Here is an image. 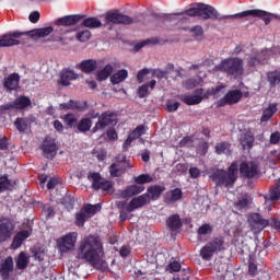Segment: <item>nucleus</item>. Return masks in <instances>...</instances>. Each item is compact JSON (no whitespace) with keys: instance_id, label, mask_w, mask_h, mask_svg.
Returning <instances> with one entry per match:
<instances>
[{"instance_id":"f257e3e1","label":"nucleus","mask_w":280,"mask_h":280,"mask_svg":"<svg viewBox=\"0 0 280 280\" xmlns=\"http://www.w3.org/2000/svg\"><path fill=\"white\" fill-rule=\"evenodd\" d=\"M103 254L104 246L100 236L89 235L80 243L77 257L84 259L91 266H100Z\"/></svg>"},{"instance_id":"f03ea898","label":"nucleus","mask_w":280,"mask_h":280,"mask_svg":"<svg viewBox=\"0 0 280 280\" xmlns=\"http://www.w3.org/2000/svg\"><path fill=\"white\" fill-rule=\"evenodd\" d=\"M214 71H220L232 78H241V75H244V59L240 57L223 59L214 67Z\"/></svg>"},{"instance_id":"7ed1b4c3","label":"nucleus","mask_w":280,"mask_h":280,"mask_svg":"<svg viewBox=\"0 0 280 280\" xmlns=\"http://www.w3.org/2000/svg\"><path fill=\"white\" fill-rule=\"evenodd\" d=\"M237 163H232L226 171L217 170L211 178L213 183H215L217 187H233L235 185V180H237Z\"/></svg>"},{"instance_id":"20e7f679","label":"nucleus","mask_w":280,"mask_h":280,"mask_svg":"<svg viewBox=\"0 0 280 280\" xmlns=\"http://www.w3.org/2000/svg\"><path fill=\"white\" fill-rule=\"evenodd\" d=\"M88 180L92 183V189L95 191H110L113 189V182L102 177V174L94 172V173H89L88 175Z\"/></svg>"},{"instance_id":"39448f33","label":"nucleus","mask_w":280,"mask_h":280,"mask_svg":"<svg viewBox=\"0 0 280 280\" xmlns=\"http://www.w3.org/2000/svg\"><path fill=\"white\" fill-rule=\"evenodd\" d=\"M54 32V27L47 26L43 28H35L30 32H21V31H14L9 33L8 38H21L22 36H31V38H34L36 36L37 38H45L49 36Z\"/></svg>"},{"instance_id":"423d86ee","label":"nucleus","mask_w":280,"mask_h":280,"mask_svg":"<svg viewBox=\"0 0 280 280\" xmlns=\"http://www.w3.org/2000/svg\"><path fill=\"white\" fill-rule=\"evenodd\" d=\"M16 224L10 218L0 219V244H5L12 240Z\"/></svg>"},{"instance_id":"0eeeda50","label":"nucleus","mask_w":280,"mask_h":280,"mask_svg":"<svg viewBox=\"0 0 280 280\" xmlns=\"http://www.w3.org/2000/svg\"><path fill=\"white\" fill-rule=\"evenodd\" d=\"M247 222L249 224L250 231L255 235L261 233V231H264V229H266V226L270 224V221H268V219H264V217H261V214L257 212L250 213L248 215Z\"/></svg>"},{"instance_id":"6e6552de","label":"nucleus","mask_w":280,"mask_h":280,"mask_svg":"<svg viewBox=\"0 0 280 280\" xmlns=\"http://www.w3.org/2000/svg\"><path fill=\"white\" fill-rule=\"evenodd\" d=\"M244 16H254L255 19H262L265 25H270V22L272 21V14L259 9L247 10L241 13H236L234 15H229V18L234 19H244Z\"/></svg>"},{"instance_id":"1a4fd4ad","label":"nucleus","mask_w":280,"mask_h":280,"mask_svg":"<svg viewBox=\"0 0 280 280\" xmlns=\"http://www.w3.org/2000/svg\"><path fill=\"white\" fill-rule=\"evenodd\" d=\"M75 242H78V233L72 232L57 240V246L60 253H69L75 248Z\"/></svg>"},{"instance_id":"9d476101","label":"nucleus","mask_w":280,"mask_h":280,"mask_svg":"<svg viewBox=\"0 0 280 280\" xmlns=\"http://www.w3.org/2000/svg\"><path fill=\"white\" fill-rule=\"evenodd\" d=\"M30 106H32V100L25 95H21L13 102L1 105V110H25Z\"/></svg>"},{"instance_id":"9b49d317","label":"nucleus","mask_w":280,"mask_h":280,"mask_svg":"<svg viewBox=\"0 0 280 280\" xmlns=\"http://www.w3.org/2000/svg\"><path fill=\"white\" fill-rule=\"evenodd\" d=\"M113 124H117V117L115 114L113 112H104L95 122L92 132L104 130V128H107V126H113Z\"/></svg>"},{"instance_id":"f8f14e48","label":"nucleus","mask_w":280,"mask_h":280,"mask_svg":"<svg viewBox=\"0 0 280 280\" xmlns=\"http://www.w3.org/2000/svg\"><path fill=\"white\" fill-rule=\"evenodd\" d=\"M243 94L240 90H230L222 98L217 102V106L222 108V106H233L242 101Z\"/></svg>"},{"instance_id":"ddd939ff","label":"nucleus","mask_w":280,"mask_h":280,"mask_svg":"<svg viewBox=\"0 0 280 280\" xmlns=\"http://www.w3.org/2000/svg\"><path fill=\"white\" fill-rule=\"evenodd\" d=\"M240 174L242 178H255L259 176V165L255 162H243L240 165Z\"/></svg>"},{"instance_id":"4468645a","label":"nucleus","mask_w":280,"mask_h":280,"mask_svg":"<svg viewBox=\"0 0 280 280\" xmlns=\"http://www.w3.org/2000/svg\"><path fill=\"white\" fill-rule=\"evenodd\" d=\"M107 23H115L116 25H131L135 20L124 13L112 12L105 16Z\"/></svg>"},{"instance_id":"2eb2a0df","label":"nucleus","mask_w":280,"mask_h":280,"mask_svg":"<svg viewBox=\"0 0 280 280\" xmlns=\"http://www.w3.org/2000/svg\"><path fill=\"white\" fill-rule=\"evenodd\" d=\"M150 202H152V197H150V194H143L139 197H135L128 203L127 211L132 213V211H136V209H141L145 207V205H150Z\"/></svg>"},{"instance_id":"dca6fc26","label":"nucleus","mask_w":280,"mask_h":280,"mask_svg":"<svg viewBox=\"0 0 280 280\" xmlns=\"http://www.w3.org/2000/svg\"><path fill=\"white\" fill-rule=\"evenodd\" d=\"M12 272H14V258L8 256L0 262V277L2 280H10Z\"/></svg>"},{"instance_id":"f3484780","label":"nucleus","mask_w":280,"mask_h":280,"mask_svg":"<svg viewBox=\"0 0 280 280\" xmlns=\"http://www.w3.org/2000/svg\"><path fill=\"white\" fill-rule=\"evenodd\" d=\"M268 63V50H262L255 55H250L247 59V67L250 69H255V67H259L260 65Z\"/></svg>"},{"instance_id":"a211bd4d","label":"nucleus","mask_w":280,"mask_h":280,"mask_svg":"<svg viewBox=\"0 0 280 280\" xmlns=\"http://www.w3.org/2000/svg\"><path fill=\"white\" fill-rule=\"evenodd\" d=\"M59 106L61 110H77L78 113H84V110L89 108V102L70 100L69 102L62 103Z\"/></svg>"},{"instance_id":"6ab92c4d","label":"nucleus","mask_w":280,"mask_h":280,"mask_svg":"<svg viewBox=\"0 0 280 280\" xmlns=\"http://www.w3.org/2000/svg\"><path fill=\"white\" fill-rule=\"evenodd\" d=\"M86 15L74 14V15H65L55 21V25H61L62 27H73V25H78L82 19Z\"/></svg>"},{"instance_id":"aec40b11","label":"nucleus","mask_w":280,"mask_h":280,"mask_svg":"<svg viewBox=\"0 0 280 280\" xmlns=\"http://www.w3.org/2000/svg\"><path fill=\"white\" fill-rule=\"evenodd\" d=\"M104 66V60H95V59H86L81 61L77 67L80 69L83 73H93L95 69L98 67L102 68Z\"/></svg>"},{"instance_id":"412c9836","label":"nucleus","mask_w":280,"mask_h":280,"mask_svg":"<svg viewBox=\"0 0 280 280\" xmlns=\"http://www.w3.org/2000/svg\"><path fill=\"white\" fill-rule=\"evenodd\" d=\"M21 82V75L14 72L9 74L7 78L3 79L2 86L5 91L12 92L19 89V83Z\"/></svg>"},{"instance_id":"4be33fe9","label":"nucleus","mask_w":280,"mask_h":280,"mask_svg":"<svg viewBox=\"0 0 280 280\" xmlns=\"http://www.w3.org/2000/svg\"><path fill=\"white\" fill-rule=\"evenodd\" d=\"M31 235H32V229L21 230L20 232H18L14 235L13 241L11 243L12 250H16L21 248V246H23V242H25V240H27V237H30Z\"/></svg>"},{"instance_id":"5701e85b","label":"nucleus","mask_w":280,"mask_h":280,"mask_svg":"<svg viewBox=\"0 0 280 280\" xmlns=\"http://www.w3.org/2000/svg\"><path fill=\"white\" fill-rule=\"evenodd\" d=\"M42 150L46 159H49L50 156H56V151L58 150L56 145V140L47 136L43 142Z\"/></svg>"},{"instance_id":"b1692460","label":"nucleus","mask_w":280,"mask_h":280,"mask_svg":"<svg viewBox=\"0 0 280 280\" xmlns=\"http://www.w3.org/2000/svg\"><path fill=\"white\" fill-rule=\"evenodd\" d=\"M238 141L243 150H253V145H255V135L250 131H246L240 136Z\"/></svg>"},{"instance_id":"393cba45","label":"nucleus","mask_w":280,"mask_h":280,"mask_svg":"<svg viewBox=\"0 0 280 280\" xmlns=\"http://www.w3.org/2000/svg\"><path fill=\"white\" fill-rule=\"evenodd\" d=\"M279 104L270 103L268 107L262 109V115L260 117V124H268L271 117H275V114L279 110Z\"/></svg>"},{"instance_id":"a878e982","label":"nucleus","mask_w":280,"mask_h":280,"mask_svg":"<svg viewBox=\"0 0 280 280\" xmlns=\"http://www.w3.org/2000/svg\"><path fill=\"white\" fill-rule=\"evenodd\" d=\"M213 233V226L209 223H205L197 230V240L198 242H207L211 234Z\"/></svg>"},{"instance_id":"bb28decb","label":"nucleus","mask_w":280,"mask_h":280,"mask_svg":"<svg viewBox=\"0 0 280 280\" xmlns=\"http://www.w3.org/2000/svg\"><path fill=\"white\" fill-rule=\"evenodd\" d=\"M199 16L206 20L211 19V16H213L214 19H218L219 13H218V10H215V8L209 4L199 3Z\"/></svg>"},{"instance_id":"cd10ccee","label":"nucleus","mask_w":280,"mask_h":280,"mask_svg":"<svg viewBox=\"0 0 280 280\" xmlns=\"http://www.w3.org/2000/svg\"><path fill=\"white\" fill-rule=\"evenodd\" d=\"M183 199V190L180 188H175L171 191L165 192L164 202L166 205H174V202H178V200Z\"/></svg>"},{"instance_id":"c85d7f7f","label":"nucleus","mask_w":280,"mask_h":280,"mask_svg":"<svg viewBox=\"0 0 280 280\" xmlns=\"http://www.w3.org/2000/svg\"><path fill=\"white\" fill-rule=\"evenodd\" d=\"M79 75L73 70L65 69L61 71V77L59 80V84L62 86H69L71 84V81L78 80Z\"/></svg>"},{"instance_id":"c756f323","label":"nucleus","mask_w":280,"mask_h":280,"mask_svg":"<svg viewBox=\"0 0 280 280\" xmlns=\"http://www.w3.org/2000/svg\"><path fill=\"white\" fill-rule=\"evenodd\" d=\"M142 191H145V187L140 186L138 184H133L128 186L125 190L121 191V197L133 198V196H139V194H142Z\"/></svg>"},{"instance_id":"7c9ffc66","label":"nucleus","mask_w":280,"mask_h":280,"mask_svg":"<svg viewBox=\"0 0 280 280\" xmlns=\"http://www.w3.org/2000/svg\"><path fill=\"white\" fill-rule=\"evenodd\" d=\"M15 186L16 182L10 179L8 174L0 176V194H3L4 191H12Z\"/></svg>"},{"instance_id":"2f4dec72","label":"nucleus","mask_w":280,"mask_h":280,"mask_svg":"<svg viewBox=\"0 0 280 280\" xmlns=\"http://www.w3.org/2000/svg\"><path fill=\"white\" fill-rule=\"evenodd\" d=\"M166 226L170 229V231H178L179 229H183V221L180 220V215L173 214L170 215L166 220Z\"/></svg>"},{"instance_id":"473e14b6","label":"nucleus","mask_w":280,"mask_h":280,"mask_svg":"<svg viewBox=\"0 0 280 280\" xmlns=\"http://www.w3.org/2000/svg\"><path fill=\"white\" fill-rule=\"evenodd\" d=\"M232 145L231 142L229 141H221L218 142L214 147V152L215 154H225L226 156L232 154V150H231Z\"/></svg>"},{"instance_id":"72a5a7b5","label":"nucleus","mask_w":280,"mask_h":280,"mask_svg":"<svg viewBox=\"0 0 280 280\" xmlns=\"http://www.w3.org/2000/svg\"><path fill=\"white\" fill-rule=\"evenodd\" d=\"M179 100H182V102L187 106H196L202 102V96L195 95V94L194 95L185 94V95H182Z\"/></svg>"},{"instance_id":"f704fd0d","label":"nucleus","mask_w":280,"mask_h":280,"mask_svg":"<svg viewBox=\"0 0 280 280\" xmlns=\"http://www.w3.org/2000/svg\"><path fill=\"white\" fill-rule=\"evenodd\" d=\"M163 191H165V186L154 185L148 188L147 194H149L151 200H159V198H161L163 195Z\"/></svg>"},{"instance_id":"c9c22d12","label":"nucleus","mask_w":280,"mask_h":280,"mask_svg":"<svg viewBox=\"0 0 280 280\" xmlns=\"http://www.w3.org/2000/svg\"><path fill=\"white\" fill-rule=\"evenodd\" d=\"M265 199L270 200V202H277L280 200V182L270 188L269 194L265 196Z\"/></svg>"},{"instance_id":"e433bc0d","label":"nucleus","mask_w":280,"mask_h":280,"mask_svg":"<svg viewBox=\"0 0 280 280\" xmlns=\"http://www.w3.org/2000/svg\"><path fill=\"white\" fill-rule=\"evenodd\" d=\"M92 126H93V120H91V118L84 117V118H81L77 124V130L79 132L86 133L89 132V130H91Z\"/></svg>"},{"instance_id":"4c0bfd02","label":"nucleus","mask_w":280,"mask_h":280,"mask_svg":"<svg viewBox=\"0 0 280 280\" xmlns=\"http://www.w3.org/2000/svg\"><path fill=\"white\" fill-rule=\"evenodd\" d=\"M208 244L210 247H212L213 252L218 254L224 250V236H217Z\"/></svg>"},{"instance_id":"58836bf2","label":"nucleus","mask_w":280,"mask_h":280,"mask_svg":"<svg viewBox=\"0 0 280 280\" xmlns=\"http://www.w3.org/2000/svg\"><path fill=\"white\" fill-rule=\"evenodd\" d=\"M217 253L214 252L213 247L207 243L201 249H200V257L203 259V261H211L213 255Z\"/></svg>"},{"instance_id":"ea45409f","label":"nucleus","mask_w":280,"mask_h":280,"mask_svg":"<svg viewBox=\"0 0 280 280\" xmlns=\"http://www.w3.org/2000/svg\"><path fill=\"white\" fill-rule=\"evenodd\" d=\"M127 78H128V70L121 69L110 77V83L114 85L121 84V82H124Z\"/></svg>"},{"instance_id":"a19ab883","label":"nucleus","mask_w":280,"mask_h":280,"mask_svg":"<svg viewBox=\"0 0 280 280\" xmlns=\"http://www.w3.org/2000/svg\"><path fill=\"white\" fill-rule=\"evenodd\" d=\"M113 74V67L110 65H106L104 69L100 70L96 73V80L98 82H104V80H108L110 75Z\"/></svg>"},{"instance_id":"79ce46f5","label":"nucleus","mask_w":280,"mask_h":280,"mask_svg":"<svg viewBox=\"0 0 280 280\" xmlns=\"http://www.w3.org/2000/svg\"><path fill=\"white\" fill-rule=\"evenodd\" d=\"M81 211H83L89 218H93V215H95V213H97V211H102V206L100 203L97 205H84L81 208Z\"/></svg>"},{"instance_id":"37998d69","label":"nucleus","mask_w":280,"mask_h":280,"mask_svg":"<svg viewBox=\"0 0 280 280\" xmlns=\"http://www.w3.org/2000/svg\"><path fill=\"white\" fill-rule=\"evenodd\" d=\"M83 27H89L90 30H97V27H102V21L97 18H86L82 21Z\"/></svg>"},{"instance_id":"c03bdc74","label":"nucleus","mask_w":280,"mask_h":280,"mask_svg":"<svg viewBox=\"0 0 280 280\" xmlns=\"http://www.w3.org/2000/svg\"><path fill=\"white\" fill-rule=\"evenodd\" d=\"M124 172H126V167L121 166L119 163H113L109 166V174L112 178H119Z\"/></svg>"},{"instance_id":"a18cd8bd","label":"nucleus","mask_w":280,"mask_h":280,"mask_svg":"<svg viewBox=\"0 0 280 280\" xmlns=\"http://www.w3.org/2000/svg\"><path fill=\"white\" fill-rule=\"evenodd\" d=\"M15 264L19 270H25V268H27V264H30V258H27V254H25V252H21L18 256Z\"/></svg>"},{"instance_id":"49530a36","label":"nucleus","mask_w":280,"mask_h":280,"mask_svg":"<svg viewBox=\"0 0 280 280\" xmlns=\"http://www.w3.org/2000/svg\"><path fill=\"white\" fill-rule=\"evenodd\" d=\"M267 80L271 86V89H275L278 84H280V71H271L267 73Z\"/></svg>"},{"instance_id":"de8ad7c7","label":"nucleus","mask_w":280,"mask_h":280,"mask_svg":"<svg viewBox=\"0 0 280 280\" xmlns=\"http://www.w3.org/2000/svg\"><path fill=\"white\" fill-rule=\"evenodd\" d=\"M14 126L19 132H25L27 130V126H30V120L27 118H16Z\"/></svg>"},{"instance_id":"09e8293b","label":"nucleus","mask_w":280,"mask_h":280,"mask_svg":"<svg viewBox=\"0 0 280 280\" xmlns=\"http://www.w3.org/2000/svg\"><path fill=\"white\" fill-rule=\"evenodd\" d=\"M10 152V140H8V137L3 136L0 138V159L1 156H5L4 154H8Z\"/></svg>"},{"instance_id":"8fccbe9b","label":"nucleus","mask_w":280,"mask_h":280,"mask_svg":"<svg viewBox=\"0 0 280 280\" xmlns=\"http://www.w3.org/2000/svg\"><path fill=\"white\" fill-rule=\"evenodd\" d=\"M145 45H159V38L152 37V38L142 40V42L136 44L133 49H135V51H140V49H143V47H145Z\"/></svg>"},{"instance_id":"3c124183","label":"nucleus","mask_w":280,"mask_h":280,"mask_svg":"<svg viewBox=\"0 0 280 280\" xmlns=\"http://www.w3.org/2000/svg\"><path fill=\"white\" fill-rule=\"evenodd\" d=\"M21 42L14 38H8V35H4L0 39V47H13V45H20Z\"/></svg>"},{"instance_id":"603ef678","label":"nucleus","mask_w":280,"mask_h":280,"mask_svg":"<svg viewBox=\"0 0 280 280\" xmlns=\"http://www.w3.org/2000/svg\"><path fill=\"white\" fill-rule=\"evenodd\" d=\"M136 185H145V183H152L153 178L152 176L148 174H141L133 178Z\"/></svg>"},{"instance_id":"864d4df0","label":"nucleus","mask_w":280,"mask_h":280,"mask_svg":"<svg viewBox=\"0 0 280 280\" xmlns=\"http://www.w3.org/2000/svg\"><path fill=\"white\" fill-rule=\"evenodd\" d=\"M65 124H67L68 128H73L75 124H78V118H75V115L73 114H66L62 117Z\"/></svg>"},{"instance_id":"5fc2aeb1","label":"nucleus","mask_w":280,"mask_h":280,"mask_svg":"<svg viewBox=\"0 0 280 280\" xmlns=\"http://www.w3.org/2000/svg\"><path fill=\"white\" fill-rule=\"evenodd\" d=\"M86 220H89V217L82 210H80V212L75 214L77 226H80V228L84 226Z\"/></svg>"},{"instance_id":"6e6d98bb","label":"nucleus","mask_w":280,"mask_h":280,"mask_svg":"<svg viewBox=\"0 0 280 280\" xmlns=\"http://www.w3.org/2000/svg\"><path fill=\"white\" fill-rule=\"evenodd\" d=\"M188 16H200V3L191 4V8L186 10Z\"/></svg>"},{"instance_id":"4d7b16f0","label":"nucleus","mask_w":280,"mask_h":280,"mask_svg":"<svg viewBox=\"0 0 280 280\" xmlns=\"http://www.w3.org/2000/svg\"><path fill=\"white\" fill-rule=\"evenodd\" d=\"M182 266H180V262L178 261H173V262H170L167 266H166V270L167 272H182L180 270Z\"/></svg>"},{"instance_id":"13d9d810","label":"nucleus","mask_w":280,"mask_h":280,"mask_svg":"<svg viewBox=\"0 0 280 280\" xmlns=\"http://www.w3.org/2000/svg\"><path fill=\"white\" fill-rule=\"evenodd\" d=\"M200 84V81L197 79H188L185 81L184 86L187 91H191V89H196Z\"/></svg>"},{"instance_id":"bf43d9fd","label":"nucleus","mask_w":280,"mask_h":280,"mask_svg":"<svg viewBox=\"0 0 280 280\" xmlns=\"http://www.w3.org/2000/svg\"><path fill=\"white\" fill-rule=\"evenodd\" d=\"M190 34H192L194 38H196L198 40L199 38H202L205 31H202V26L197 25V26L190 28Z\"/></svg>"},{"instance_id":"052dcab7","label":"nucleus","mask_w":280,"mask_h":280,"mask_svg":"<svg viewBox=\"0 0 280 280\" xmlns=\"http://www.w3.org/2000/svg\"><path fill=\"white\" fill-rule=\"evenodd\" d=\"M248 205H250V200L248 199V196L241 197L236 202L237 209H246Z\"/></svg>"},{"instance_id":"680f3d73","label":"nucleus","mask_w":280,"mask_h":280,"mask_svg":"<svg viewBox=\"0 0 280 280\" xmlns=\"http://www.w3.org/2000/svg\"><path fill=\"white\" fill-rule=\"evenodd\" d=\"M91 38V32L90 31H83L79 32L77 34V40H80V43H86Z\"/></svg>"},{"instance_id":"e2e57ef3","label":"nucleus","mask_w":280,"mask_h":280,"mask_svg":"<svg viewBox=\"0 0 280 280\" xmlns=\"http://www.w3.org/2000/svg\"><path fill=\"white\" fill-rule=\"evenodd\" d=\"M257 273H258L257 265L253 261V259H250L248 261V275L249 277H257Z\"/></svg>"},{"instance_id":"0e129e2a","label":"nucleus","mask_w":280,"mask_h":280,"mask_svg":"<svg viewBox=\"0 0 280 280\" xmlns=\"http://www.w3.org/2000/svg\"><path fill=\"white\" fill-rule=\"evenodd\" d=\"M180 108V102H174L166 104V110L167 113H176Z\"/></svg>"},{"instance_id":"69168bd1","label":"nucleus","mask_w":280,"mask_h":280,"mask_svg":"<svg viewBox=\"0 0 280 280\" xmlns=\"http://www.w3.org/2000/svg\"><path fill=\"white\" fill-rule=\"evenodd\" d=\"M150 73V69L148 68H143L142 70H140L137 74V80L138 83L141 84L145 78V75H148Z\"/></svg>"},{"instance_id":"338daca9","label":"nucleus","mask_w":280,"mask_h":280,"mask_svg":"<svg viewBox=\"0 0 280 280\" xmlns=\"http://www.w3.org/2000/svg\"><path fill=\"white\" fill-rule=\"evenodd\" d=\"M62 205H65L66 209H73V206L75 205V199L71 197H65L62 199Z\"/></svg>"},{"instance_id":"774afa93","label":"nucleus","mask_w":280,"mask_h":280,"mask_svg":"<svg viewBox=\"0 0 280 280\" xmlns=\"http://www.w3.org/2000/svg\"><path fill=\"white\" fill-rule=\"evenodd\" d=\"M138 96L140 100H143V97H148V85L143 84L138 88Z\"/></svg>"}]
</instances>
